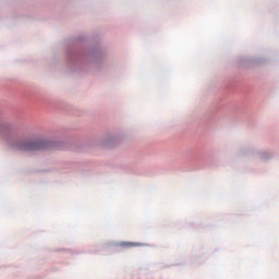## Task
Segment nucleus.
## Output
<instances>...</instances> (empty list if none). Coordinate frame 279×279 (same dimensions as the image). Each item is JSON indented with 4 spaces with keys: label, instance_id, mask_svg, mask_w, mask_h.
<instances>
[{
    "label": "nucleus",
    "instance_id": "f257e3e1",
    "mask_svg": "<svg viewBox=\"0 0 279 279\" xmlns=\"http://www.w3.org/2000/svg\"><path fill=\"white\" fill-rule=\"evenodd\" d=\"M12 149L16 151H45L47 149H53V143L49 141H27L23 140L11 144Z\"/></svg>",
    "mask_w": 279,
    "mask_h": 279
},
{
    "label": "nucleus",
    "instance_id": "f03ea898",
    "mask_svg": "<svg viewBox=\"0 0 279 279\" xmlns=\"http://www.w3.org/2000/svg\"><path fill=\"white\" fill-rule=\"evenodd\" d=\"M141 243L138 242H121L120 247H124L126 250H130L131 247H141Z\"/></svg>",
    "mask_w": 279,
    "mask_h": 279
}]
</instances>
